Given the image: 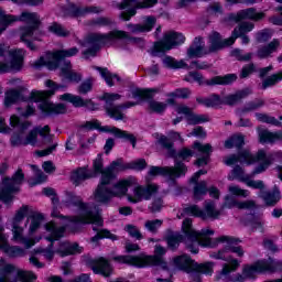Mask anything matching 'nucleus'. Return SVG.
I'll list each match as a JSON object with an SVG mask.
<instances>
[{"mask_svg":"<svg viewBox=\"0 0 282 282\" xmlns=\"http://www.w3.org/2000/svg\"><path fill=\"white\" fill-rule=\"evenodd\" d=\"M155 193H158V186L153 184L148 185L147 187L139 185L133 189L134 197L128 195V202H130V204H138L142 202V199L149 200Z\"/></svg>","mask_w":282,"mask_h":282,"instance_id":"nucleus-22","label":"nucleus"},{"mask_svg":"<svg viewBox=\"0 0 282 282\" xmlns=\"http://www.w3.org/2000/svg\"><path fill=\"white\" fill-rule=\"evenodd\" d=\"M95 80L96 79L94 77H88L84 82H82V84L77 88L78 94H80L82 96H87V94H89V91L94 89Z\"/></svg>","mask_w":282,"mask_h":282,"instance_id":"nucleus-63","label":"nucleus"},{"mask_svg":"<svg viewBox=\"0 0 282 282\" xmlns=\"http://www.w3.org/2000/svg\"><path fill=\"white\" fill-rule=\"evenodd\" d=\"M12 23H17V15L6 14V11L0 7V35H2Z\"/></svg>","mask_w":282,"mask_h":282,"instance_id":"nucleus-50","label":"nucleus"},{"mask_svg":"<svg viewBox=\"0 0 282 282\" xmlns=\"http://www.w3.org/2000/svg\"><path fill=\"white\" fill-rule=\"evenodd\" d=\"M48 32L54 34V36H58L59 39H67V36H69V31L58 22H53L48 26Z\"/></svg>","mask_w":282,"mask_h":282,"instance_id":"nucleus-57","label":"nucleus"},{"mask_svg":"<svg viewBox=\"0 0 282 282\" xmlns=\"http://www.w3.org/2000/svg\"><path fill=\"white\" fill-rule=\"evenodd\" d=\"M165 241L167 243V248L175 252L177 248H180L181 243L186 241V235L182 234H170L165 237Z\"/></svg>","mask_w":282,"mask_h":282,"instance_id":"nucleus-46","label":"nucleus"},{"mask_svg":"<svg viewBox=\"0 0 282 282\" xmlns=\"http://www.w3.org/2000/svg\"><path fill=\"white\" fill-rule=\"evenodd\" d=\"M17 21L26 24L19 28L20 43H23L31 52H36L34 41H41L43 36L41 17L36 12L23 11L17 17Z\"/></svg>","mask_w":282,"mask_h":282,"instance_id":"nucleus-3","label":"nucleus"},{"mask_svg":"<svg viewBox=\"0 0 282 282\" xmlns=\"http://www.w3.org/2000/svg\"><path fill=\"white\" fill-rule=\"evenodd\" d=\"M15 279L21 282H34L36 281L37 276L32 271L19 270L17 272Z\"/></svg>","mask_w":282,"mask_h":282,"instance_id":"nucleus-64","label":"nucleus"},{"mask_svg":"<svg viewBox=\"0 0 282 282\" xmlns=\"http://www.w3.org/2000/svg\"><path fill=\"white\" fill-rule=\"evenodd\" d=\"M45 57L47 61L48 72H56V69H61V65H63V61H65L61 50L47 51Z\"/></svg>","mask_w":282,"mask_h":282,"instance_id":"nucleus-30","label":"nucleus"},{"mask_svg":"<svg viewBox=\"0 0 282 282\" xmlns=\"http://www.w3.org/2000/svg\"><path fill=\"white\" fill-rule=\"evenodd\" d=\"M248 96H250V88H243L241 90L236 91L235 94L226 96L224 105H229V107H232L234 105H237L239 100L248 98Z\"/></svg>","mask_w":282,"mask_h":282,"instance_id":"nucleus-43","label":"nucleus"},{"mask_svg":"<svg viewBox=\"0 0 282 282\" xmlns=\"http://www.w3.org/2000/svg\"><path fill=\"white\" fill-rule=\"evenodd\" d=\"M191 94L192 91L188 87L176 88L173 91L166 94V104L175 107V105H177L175 98L181 100H188V98H191Z\"/></svg>","mask_w":282,"mask_h":282,"instance_id":"nucleus-35","label":"nucleus"},{"mask_svg":"<svg viewBox=\"0 0 282 282\" xmlns=\"http://www.w3.org/2000/svg\"><path fill=\"white\" fill-rule=\"evenodd\" d=\"M94 69L99 73L107 87H115L116 83L113 80H117V83H122V77L116 73H111V70H109L107 67L94 66Z\"/></svg>","mask_w":282,"mask_h":282,"instance_id":"nucleus-33","label":"nucleus"},{"mask_svg":"<svg viewBox=\"0 0 282 282\" xmlns=\"http://www.w3.org/2000/svg\"><path fill=\"white\" fill-rule=\"evenodd\" d=\"M0 250L10 259H19L25 254V249L20 246H10L7 240L0 243Z\"/></svg>","mask_w":282,"mask_h":282,"instance_id":"nucleus-37","label":"nucleus"},{"mask_svg":"<svg viewBox=\"0 0 282 282\" xmlns=\"http://www.w3.org/2000/svg\"><path fill=\"white\" fill-rule=\"evenodd\" d=\"M176 113H182L183 116H185V120L191 127L204 124V122H210V117H208V115L194 113L193 109H191V107L188 106H177Z\"/></svg>","mask_w":282,"mask_h":282,"instance_id":"nucleus-21","label":"nucleus"},{"mask_svg":"<svg viewBox=\"0 0 282 282\" xmlns=\"http://www.w3.org/2000/svg\"><path fill=\"white\" fill-rule=\"evenodd\" d=\"M23 65H25V57L20 52L11 53L9 72H21Z\"/></svg>","mask_w":282,"mask_h":282,"instance_id":"nucleus-44","label":"nucleus"},{"mask_svg":"<svg viewBox=\"0 0 282 282\" xmlns=\"http://www.w3.org/2000/svg\"><path fill=\"white\" fill-rule=\"evenodd\" d=\"M160 0H121L117 6L119 10H124L120 13L121 21H129L138 14L139 10H149L155 8Z\"/></svg>","mask_w":282,"mask_h":282,"instance_id":"nucleus-11","label":"nucleus"},{"mask_svg":"<svg viewBox=\"0 0 282 282\" xmlns=\"http://www.w3.org/2000/svg\"><path fill=\"white\" fill-rule=\"evenodd\" d=\"M57 254L59 257H72L74 254H83V247L78 242H73L72 245L66 246L64 249H58Z\"/></svg>","mask_w":282,"mask_h":282,"instance_id":"nucleus-52","label":"nucleus"},{"mask_svg":"<svg viewBox=\"0 0 282 282\" xmlns=\"http://www.w3.org/2000/svg\"><path fill=\"white\" fill-rule=\"evenodd\" d=\"M196 102L203 105L207 109H216V107L224 105V99H221L219 94L213 93L206 98L197 97Z\"/></svg>","mask_w":282,"mask_h":282,"instance_id":"nucleus-36","label":"nucleus"},{"mask_svg":"<svg viewBox=\"0 0 282 282\" xmlns=\"http://www.w3.org/2000/svg\"><path fill=\"white\" fill-rule=\"evenodd\" d=\"M281 80H282V70L264 78L262 80L260 89H262V91H265V89H269V87H274V85H278V83H281Z\"/></svg>","mask_w":282,"mask_h":282,"instance_id":"nucleus-55","label":"nucleus"},{"mask_svg":"<svg viewBox=\"0 0 282 282\" xmlns=\"http://www.w3.org/2000/svg\"><path fill=\"white\" fill-rule=\"evenodd\" d=\"M32 171L35 173L36 177H32L28 180V184L30 188H34V186H39V184H43L47 176L39 169V165H31Z\"/></svg>","mask_w":282,"mask_h":282,"instance_id":"nucleus-54","label":"nucleus"},{"mask_svg":"<svg viewBox=\"0 0 282 282\" xmlns=\"http://www.w3.org/2000/svg\"><path fill=\"white\" fill-rule=\"evenodd\" d=\"M257 274L259 273V267L257 261L251 264H243L242 273H237L235 276L230 273L221 274V271L218 272L215 276L216 281H225V282H246L247 279L250 281L257 280Z\"/></svg>","mask_w":282,"mask_h":282,"instance_id":"nucleus-15","label":"nucleus"},{"mask_svg":"<svg viewBox=\"0 0 282 282\" xmlns=\"http://www.w3.org/2000/svg\"><path fill=\"white\" fill-rule=\"evenodd\" d=\"M192 149H194V151H198V153H203V156L194 161V165L198 169H202V166H208V163L210 162V153H213V145L210 143L204 144L199 141H194Z\"/></svg>","mask_w":282,"mask_h":282,"instance_id":"nucleus-24","label":"nucleus"},{"mask_svg":"<svg viewBox=\"0 0 282 282\" xmlns=\"http://www.w3.org/2000/svg\"><path fill=\"white\" fill-rule=\"evenodd\" d=\"M193 272L205 274L206 276H213L215 272V262L206 261L203 263H198L197 261H195Z\"/></svg>","mask_w":282,"mask_h":282,"instance_id":"nucleus-48","label":"nucleus"},{"mask_svg":"<svg viewBox=\"0 0 282 282\" xmlns=\"http://www.w3.org/2000/svg\"><path fill=\"white\" fill-rule=\"evenodd\" d=\"M230 45H232L230 37L224 40L221 39V33L214 31L209 36V47L207 53L215 54L226 47H230Z\"/></svg>","mask_w":282,"mask_h":282,"instance_id":"nucleus-26","label":"nucleus"},{"mask_svg":"<svg viewBox=\"0 0 282 282\" xmlns=\"http://www.w3.org/2000/svg\"><path fill=\"white\" fill-rule=\"evenodd\" d=\"M158 143L162 149H166L169 158H172L175 160V162L178 160L177 150H175V142H173L169 137L161 134Z\"/></svg>","mask_w":282,"mask_h":282,"instance_id":"nucleus-40","label":"nucleus"},{"mask_svg":"<svg viewBox=\"0 0 282 282\" xmlns=\"http://www.w3.org/2000/svg\"><path fill=\"white\" fill-rule=\"evenodd\" d=\"M263 19H265V12H257L256 8H247L238 11L237 13H229L225 21L230 23H241V21L248 20L259 23V21H263Z\"/></svg>","mask_w":282,"mask_h":282,"instance_id":"nucleus-17","label":"nucleus"},{"mask_svg":"<svg viewBox=\"0 0 282 282\" xmlns=\"http://www.w3.org/2000/svg\"><path fill=\"white\" fill-rule=\"evenodd\" d=\"M167 175H172L174 177H186V173H188V166L186 163L182 161H174V166H166Z\"/></svg>","mask_w":282,"mask_h":282,"instance_id":"nucleus-42","label":"nucleus"},{"mask_svg":"<svg viewBox=\"0 0 282 282\" xmlns=\"http://www.w3.org/2000/svg\"><path fill=\"white\" fill-rule=\"evenodd\" d=\"M72 224L80 225V226H87L89 224H93V226H98L99 228H102L105 226V220L102 217L96 212L91 210L89 207L79 216H73L70 219Z\"/></svg>","mask_w":282,"mask_h":282,"instance_id":"nucleus-20","label":"nucleus"},{"mask_svg":"<svg viewBox=\"0 0 282 282\" xmlns=\"http://www.w3.org/2000/svg\"><path fill=\"white\" fill-rule=\"evenodd\" d=\"M135 177L129 176L127 178H122L115 184V188L117 191L113 192L111 188L107 187V185L98 184L95 191V199L99 204H109L111 202V197H118V195H127L129 193V188L135 186Z\"/></svg>","mask_w":282,"mask_h":282,"instance_id":"nucleus-8","label":"nucleus"},{"mask_svg":"<svg viewBox=\"0 0 282 282\" xmlns=\"http://www.w3.org/2000/svg\"><path fill=\"white\" fill-rule=\"evenodd\" d=\"M185 42L186 36L180 32L171 31L170 33H165L162 40L154 42L152 47V56L164 54V52H171V50H174V47L184 45Z\"/></svg>","mask_w":282,"mask_h":282,"instance_id":"nucleus-13","label":"nucleus"},{"mask_svg":"<svg viewBox=\"0 0 282 282\" xmlns=\"http://www.w3.org/2000/svg\"><path fill=\"white\" fill-rule=\"evenodd\" d=\"M17 272V267L12 263L0 264V282H8L11 274Z\"/></svg>","mask_w":282,"mask_h":282,"instance_id":"nucleus-59","label":"nucleus"},{"mask_svg":"<svg viewBox=\"0 0 282 282\" xmlns=\"http://www.w3.org/2000/svg\"><path fill=\"white\" fill-rule=\"evenodd\" d=\"M238 162H245L247 166H251V164L260 162V164H258L251 172V177H254V175H261V173H265V171L270 169V163L268 162V159H265V150L263 149L258 150L256 155L250 153L248 150H242L238 152V154H231L224 160V164H226V166H235Z\"/></svg>","mask_w":282,"mask_h":282,"instance_id":"nucleus-5","label":"nucleus"},{"mask_svg":"<svg viewBox=\"0 0 282 282\" xmlns=\"http://www.w3.org/2000/svg\"><path fill=\"white\" fill-rule=\"evenodd\" d=\"M187 58H203L208 55V51L204 48V37L196 36L187 48Z\"/></svg>","mask_w":282,"mask_h":282,"instance_id":"nucleus-27","label":"nucleus"},{"mask_svg":"<svg viewBox=\"0 0 282 282\" xmlns=\"http://www.w3.org/2000/svg\"><path fill=\"white\" fill-rule=\"evenodd\" d=\"M237 78H239L237 74L229 73L226 75L214 76L210 79H205L202 73L197 70H192V72H188L184 80L185 83H197L199 87H203V85H206L207 87H215L217 85H221V86L234 85L235 83H237Z\"/></svg>","mask_w":282,"mask_h":282,"instance_id":"nucleus-10","label":"nucleus"},{"mask_svg":"<svg viewBox=\"0 0 282 282\" xmlns=\"http://www.w3.org/2000/svg\"><path fill=\"white\" fill-rule=\"evenodd\" d=\"M59 100L64 102H70L76 109L85 108L87 111H100V104L95 102L93 99H84L78 95L65 93L59 96Z\"/></svg>","mask_w":282,"mask_h":282,"instance_id":"nucleus-18","label":"nucleus"},{"mask_svg":"<svg viewBox=\"0 0 282 282\" xmlns=\"http://www.w3.org/2000/svg\"><path fill=\"white\" fill-rule=\"evenodd\" d=\"M19 100H22L23 102H25V100L28 99H25V97L23 96V93H21L20 90H17V89L9 90L6 94L4 107H12V105H17Z\"/></svg>","mask_w":282,"mask_h":282,"instance_id":"nucleus-47","label":"nucleus"},{"mask_svg":"<svg viewBox=\"0 0 282 282\" xmlns=\"http://www.w3.org/2000/svg\"><path fill=\"white\" fill-rule=\"evenodd\" d=\"M101 177L99 181V184L104 186H109L111 184L112 180H116L117 174L109 167L107 166L101 173Z\"/></svg>","mask_w":282,"mask_h":282,"instance_id":"nucleus-62","label":"nucleus"},{"mask_svg":"<svg viewBox=\"0 0 282 282\" xmlns=\"http://www.w3.org/2000/svg\"><path fill=\"white\" fill-rule=\"evenodd\" d=\"M256 118L258 122H264V124H272L273 127H282V122L274 117L269 116L263 112H256Z\"/></svg>","mask_w":282,"mask_h":282,"instance_id":"nucleus-61","label":"nucleus"},{"mask_svg":"<svg viewBox=\"0 0 282 282\" xmlns=\"http://www.w3.org/2000/svg\"><path fill=\"white\" fill-rule=\"evenodd\" d=\"M25 182V174L23 169L19 167L12 175V177L6 176L0 183V202L4 203L6 206H11L14 202V193H19L21 186Z\"/></svg>","mask_w":282,"mask_h":282,"instance_id":"nucleus-9","label":"nucleus"},{"mask_svg":"<svg viewBox=\"0 0 282 282\" xmlns=\"http://www.w3.org/2000/svg\"><path fill=\"white\" fill-rule=\"evenodd\" d=\"M162 63L165 69H188V64L184 59L177 61L171 55H165Z\"/></svg>","mask_w":282,"mask_h":282,"instance_id":"nucleus-41","label":"nucleus"},{"mask_svg":"<svg viewBox=\"0 0 282 282\" xmlns=\"http://www.w3.org/2000/svg\"><path fill=\"white\" fill-rule=\"evenodd\" d=\"M131 94L132 98H139V100H153L158 88H134Z\"/></svg>","mask_w":282,"mask_h":282,"instance_id":"nucleus-45","label":"nucleus"},{"mask_svg":"<svg viewBox=\"0 0 282 282\" xmlns=\"http://www.w3.org/2000/svg\"><path fill=\"white\" fill-rule=\"evenodd\" d=\"M261 199H263L265 206L272 208L281 202V188L278 185H274L271 191H263L260 195Z\"/></svg>","mask_w":282,"mask_h":282,"instance_id":"nucleus-31","label":"nucleus"},{"mask_svg":"<svg viewBox=\"0 0 282 282\" xmlns=\"http://www.w3.org/2000/svg\"><path fill=\"white\" fill-rule=\"evenodd\" d=\"M173 263L177 270L186 272V274H191L195 269V260L187 253L174 257Z\"/></svg>","mask_w":282,"mask_h":282,"instance_id":"nucleus-28","label":"nucleus"},{"mask_svg":"<svg viewBox=\"0 0 282 282\" xmlns=\"http://www.w3.org/2000/svg\"><path fill=\"white\" fill-rule=\"evenodd\" d=\"M258 140L260 144H276V142H282V131L272 132L268 129H259Z\"/></svg>","mask_w":282,"mask_h":282,"instance_id":"nucleus-29","label":"nucleus"},{"mask_svg":"<svg viewBox=\"0 0 282 282\" xmlns=\"http://www.w3.org/2000/svg\"><path fill=\"white\" fill-rule=\"evenodd\" d=\"M122 95L118 93H104L98 97V100L105 102L104 111L110 120H115L116 122H120V120H124V109H131V107H137L138 101H126L123 104H116L117 100H120Z\"/></svg>","mask_w":282,"mask_h":282,"instance_id":"nucleus-6","label":"nucleus"},{"mask_svg":"<svg viewBox=\"0 0 282 282\" xmlns=\"http://www.w3.org/2000/svg\"><path fill=\"white\" fill-rule=\"evenodd\" d=\"M218 241L227 245H225L224 248L219 249L217 252L210 253V259L226 261V263L223 265L221 274H232V272H237V270H239V265H241V262L231 254H236V257L240 258L246 254L243 247L239 246V243H242L243 240L235 236H220L218 237Z\"/></svg>","mask_w":282,"mask_h":282,"instance_id":"nucleus-1","label":"nucleus"},{"mask_svg":"<svg viewBox=\"0 0 282 282\" xmlns=\"http://www.w3.org/2000/svg\"><path fill=\"white\" fill-rule=\"evenodd\" d=\"M100 12L98 7H82L74 2L68 3L67 7L63 9V13L69 19H83L87 14H98Z\"/></svg>","mask_w":282,"mask_h":282,"instance_id":"nucleus-19","label":"nucleus"},{"mask_svg":"<svg viewBox=\"0 0 282 282\" xmlns=\"http://www.w3.org/2000/svg\"><path fill=\"white\" fill-rule=\"evenodd\" d=\"M87 180H94L87 166L77 167L70 173V182L74 186H80Z\"/></svg>","mask_w":282,"mask_h":282,"instance_id":"nucleus-34","label":"nucleus"},{"mask_svg":"<svg viewBox=\"0 0 282 282\" xmlns=\"http://www.w3.org/2000/svg\"><path fill=\"white\" fill-rule=\"evenodd\" d=\"M205 195H208V183L206 181H200L193 188V199L194 202H202Z\"/></svg>","mask_w":282,"mask_h":282,"instance_id":"nucleus-51","label":"nucleus"},{"mask_svg":"<svg viewBox=\"0 0 282 282\" xmlns=\"http://www.w3.org/2000/svg\"><path fill=\"white\" fill-rule=\"evenodd\" d=\"M246 137L243 134H232L225 141V149H243Z\"/></svg>","mask_w":282,"mask_h":282,"instance_id":"nucleus-49","label":"nucleus"},{"mask_svg":"<svg viewBox=\"0 0 282 282\" xmlns=\"http://www.w3.org/2000/svg\"><path fill=\"white\" fill-rule=\"evenodd\" d=\"M181 230L185 235V240L183 241L185 250L191 252V254H199V231L193 228V219L185 218L182 223Z\"/></svg>","mask_w":282,"mask_h":282,"instance_id":"nucleus-14","label":"nucleus"},{"mask_svg":"<svg viewBox=\"0 0 282 282\" xmlns=\"http://www.w3.org/2000/svg\"><path fill=\"white\" fill-rule=\"evenodd\" d=\"M259 274H274V272H282V260H275L272 257L268 259L256 260Z\"/></svg>","mask_w":282,"mask_h":282,"instance_id":"nucleus-25","label":"nucleus"},{"mask_svg":"<svg viewBox=\"0 0 282 282\" xmlns=\"http://www.w3.org/2000/svg\"><path fill=\"white\" fill-rule=\"evenodd\" d=\"M96 235L90 238L91 243H99L102 239H110V241H118V235L112 234L109 229L93 227Z\"/></svg>","mask_w":282,"mask_h":282,"instance_id":"nucleus-38","label":"nucleus"},{"mask_svg":"<svg viewBox=\"0 0 282 282\" xmlns=\"http://www.w3.org/2000/svg\"><path fill=\"white\" fill-rule=\"evenodd\" d=\"M183 213L189 217L202 219V221H208V219L215 221L221 217V212L217 209L214 200H205L204 209L199 208L197 205H189L183 208Z\"/></svg>","mask_w":282,"mask_h":282,"instance_id":"nucleus-12","label":"nucleus"},{"mask_svg":"<svg viewBox=\"0 0 282 282\" xmlns=\"http://www.w3.org/2000/svg\"><path fill=\"white\" fill-rule=\"evenodd\" d=\"M29 100L40 102L37 109L44 118H56V116H65L67 113V105L63 102L55 104L50 100L45 90H32Z\"/></svg>","mask_w":282,"mask_h":282,"instance_id":"nucleus-7","label":"nucleus"},{"mask_svg":"<svg viewBox=\"0 0 282 282\" xmlns=\"http://www.w3.org/2000/svg\"><path fill=\"white\" fill-rule=\"evenodd\" d=\"M126 36L127 33L118 30H113L108 33H88L84 41H79L80 47H87V45H90V47L82 52V55L85 61H89V57H96L102 47L113 45L117 39H124Z\"/></svg>","mask_w":282,"mask_h":282,"instance_id":"nucleus-4","label":"nucleus"},{"mask_svg":"<svg viewBox=\"0 0 282 282\" xmlns=\"http://www.w3.org/2000/svg\"><path fill=\"white\" fill-rule=\"evenodd\" d=\"M87 268H90L95 274L102 276L104 279H110L113 276V264L111 261L105 257L99 258H88L86 260Z\"/></svg>","mask_w":282,"mask_h":282,"instance_id":"nucleus-16","label":"nucleus"},{"mask_svg":"<svg viewBox=\"0 0 282 282\" xmlns=\"http://www.w3.org/2000/svg\"><path fill=\"white\" fill-rule=\"evenodd\" d=\"M65 195V204H67V206H74L75 208H78L82 213L89 208V206H87L86 203L83 202V197L76 195V192H66Z\"/></svg>","mask_w":282,"mask_h":282,"instance_id":"nucleus-39","label":"nucleus"},{"mask_svg":"<svg viewBox=\"0 0 282 282\" xmlns=\"http://www.w3.org/2000/svg\"><path fill=\"white\" fill-rule=\"evenodd\" d=\"M167 107H169V104L166 102V100L165 102L155 101V100L149 101V109L151 113H158L159 116H162L166 111Z\"/></svg>","mask_w":282,"mask_h":282,"instance_id":"nucleus-60","label":"nucleus"},{"mask_svg":"<svg viewBox=\"0 0 282 282\" xmlns=\"http://www.w3.org/2000/svg\"><path fill=\"white\" fill-rule=\"evenodd\" d=\"M115 138H118L119 140H122L123 142L131 143L132 148L135 149V145L138 144V138L134 137L133 133H130L129 131L122 130L118 128L117 134Z\"/></svg>","mask_w":282,"mask_h":282,"instance_id":"nucleus-58","label":"nucleus"},{"mask_svg":"<svg viewBox=\"0 0 282 282\" xmlns=\"http://www.w3.org/2000/svg\"><path fill=\"white\" fill-rule=\"evenodd\" d=\"M156 23L158 18L155 15H144L142 17V23H130L128 28L133 34H148L149 32H153Z\"/></svg>","mask_w":282,"mask_h":282,"instance_id":"nucleus-23","label":"nucleus"},{"mask_svg":"<svg viewBox=\"0 0 282 282\" xmlns=\"http://www.w3.org/2000/svg\"><path fill=\"white\" fill-rule=\"evenodd\" d=\"M248 177L249 175L246 176V172L243 171V167H241V165H235L228 174L227 180L229 182H235V180H238L243 184V180H247Z\"/></svg>","mask_w":282,"mask_h":282,"instance_id":"nucleus-56","label":"nucleus"},{"mask_svg":"<svg viewBox=\"0 0 282 282\" xmlns=\"http://www.w3.org/2000/svg\"><path fill=\"white\" fill-rule=\"evenodd\" d=\"M281 47V41L279 39H273L271 42H269L267 45H263L258 48L257 51V57L260 61H264L265 58H270L276 50Z\"/></svg>","mask_w":282,"mask_h":282,"instance_id":"nucleus-32","label":"nucleus"},{"mask_svg":"<svg viewBox=\"0 0 282 282\" xmlns=\"http://www.w3.org/2000/svg\"><path fill=\"white\" fill-rule=\"evenodd\" d=\"M166 254V249L162 246H156L154 249V256H149L144 252L139 253L138 256H115L112 261L116 263H121L123 265H131L132 268H161L165 272H169V262L164 260L163 256Z\"/></svg>","mask_w":282,"mask_h":282,"instance_id":"nucleus-2","label":"nucleus"},{"mask_svg":"<svg viewBox=\"0 0 282 282\" xmlns=\"http://www.w3.org/2000/svg\"><path fill=\"white\" fill-rule=\"evenodd\" d=\"M105 160L102 159V153H98L96 159L93 161V167L89 170L91 177H98L100 173L105 171Z\"/></svg>","mask_w":282,"mask_h":282,"instance_id":"nucleus-53","label":"nucleus"}]
</instances>
